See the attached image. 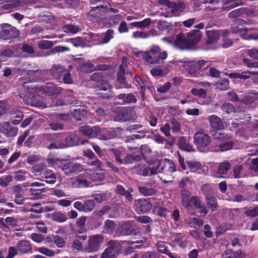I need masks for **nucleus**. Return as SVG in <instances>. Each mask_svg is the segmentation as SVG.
Segmentation results:
<instances>
[{"label":"nucleus","mask_w":258,"mask_h":258,"mask_svg":"<svg viewBox=\"0 0 258 258\" xmlns=\"http://www.w3.org/2000/svg\"><path fill=\"white\" fill-rule=\"evenodd\" d=\"M137 171L138 174L144 176H151L162 172L163 174L161 176L160 179L164 182H169L174 178L171 173L175 171V167L174 163L171 160L165 159L163 160L159 161L156 167L149 168L143 165L138 167Z\"/></svg>","instance_id":"nucleus-1"},{"label":"nucleus","mask_w":258,"mask_h":258,"mask_svg":"<svg viewBox=\"0 0 258 258\" xmlns=\"http://www.w3.org/2000/svg\"><path fill=\"white\" fill-rule=\"evenodd\" d=\"M200 33H178L176 36L164 37L162 40L179 49H190L200 40Z\"/></svg>","instance_id":"nucleus-2"},{"label":"nucleus","mask_w":258,"mask_h":258,"mask_svg":"<svg viewBox=\"0 0 258 258\" xmlns=\"http://www.w3.org/2000/svg\"><path fill=\"white\" fill-rule=\"evenodd\" d=\"M208 120L211 125V132L213 137L215 139L221 142L219 149H215V151H225L231 149L232 142L229 140V137L219 132L224 128L220 118L215 115H212L208 117Z\"/></svg>","instance_id":"nucleus-3"},{"label":"nucleus","mask_w":258,"mask_h":258,"mask_svg":"<svg viewBox=\"0 0 258 258\" xmlns=\"http://www.w3.org/2000/svg\"><path fill=\"white\" fill-rule=\"evenodd\" d=\"M80 131L83 135L90 138H94L100 135L99 139L101 140L105 141L115 137L112 129H103L101 131L97 126L93 127L89 126H81L80 127Z\"/></svg>","instance_id":"nucleus-4"},{"label":"nucleus","mask_w":258,"mask_h":258,"mask_svg":"<svg viewBox=\"0 0 258 258\" xmlns=\"http://www.w3.org/2000/svg\"><path fill=\"white\" fill-rule=\"evenodd\" d=\"M136 55L141 57L151 64L160 63V59H165L167 58V54L165 51H160V48L157 46H152L149 51L134 52Z\"/></svg>","instance_id":"nucleus-5"},{"label":"nucleus","mask_w":258,"mask_h":258,"mask_svg":"<svg viewBox=\"0 0 258 258\" xmlns=\"http://www.w3.org/2000/svg\"><path fill=\"white\" fill-rule=\"evenodd\" d=\"M24 88L25 89H27L28 90L27 91H26L27 93L24 94L23 93H21L20 94V96L23 99V101L26 104L42 109L47 107V104L42 100H40L39 97H36L32 95V92L31 90H30L29 86H27V85L25 84Z\"/></svg>","instance_id":"nucleus-6"},{"label":"nucleus","mask_w":258,"mask_h":258,"mask_svg":"<svg viewBox=\"0 0 258 258\" xmlns=\"http://www.w3.org/2000/svg\"><path fill=\"white\" fill-rule=\"evenodd\" d=\"M194 139V143L201 152L208 151L211 137L208 134L203 131H199L195 133Z\"/></svg>","instance_id":"nucleus-7"},{"label":"nucleus","mask_w":258,"mask_h":258,"mask_svg":"<svg viewBox=\"0 0 258 258\" xmlns=\"http://www.w3.org/2000/svg\"><path fill=\"white\" fill-rule=\"evenodd\" d=\"M103 241V237L101 235L97 234L90 236L88 240V246L85 248V251L88 252L97 251Z\"/></svg>","instance_id":"nucleus-8"},{"label":"nucleus","mask_w":258,"mask_h":258,"mask_svg":"<svg viewBox=\"0 0 258 258\" xmlns=\"http://www.w3.org/2000/svg\"><path fill=\"white\" fill-rule=\"evenodd\" d=\"M51 73L53 76L58 79L63 76V81L65 84H71L73 83V80L71 77L70 74L67 73L64 69L60 66L54 67L51 69Z\"/></svg>","instance_id":"nucleus-9"},{"label":"nucleus","mask_w":258,"mask_h":258,"mask_svg":"<svg viewBox=\"0 0 258 258\" xmlns=\"http://www.w3.org/2000/svg\"><path fill=\"white\" fill-rule=\"evenodd\" d=\"M62 165L61 169L66 174L74 173H79L83 170L82 166L78 163H75L72 162L67 163H63L61 164Z\"/></svg>","instance_id":"nucleus-10"},{"label":"nucleus","mask_w":258,"mask_h":258,"mask_svg":"<svg viewBox=\"0 0 258 258\" xmlns=\"http://www.w3.org/2000/svg\"><path fill=\"white\" fill-rule=\"evenodd\" d=\"M120 245L114 242L113 245L109 246L102 253L101 258H115V254L120 250Z\"/></svg>","instance_id":"nucleus-11"},{"label":"nucleus","mask_w":258,"mask_h":258,"mask_svg":"<svg viewBox=\"0 0 258 258\" xmlns=\"http://www.w3.org/2000/svg\"><path fill=\"white\" fill-rule=\"evenodd\" d=\"M100 170L101 169H97L95 171H93L91 169H87L85 171V174L93 181H100L105 177L104 173Z\"/></svg>","instance_id":"nucleus-12"},{"label":"nucleus","mask_w":258,"mask_h":258,"mask_svg":"<svg viewBox=\"0 0 258 258\" xmlns=\"http://www.w3.org/2000/svg\"><path fill=\"white\" fill-rule=\"evenodd\" d=\"M135 203L136 210L141 213L148 212L152 208L151 204L146 200H138L135 202Z\"/></svg>","instance_id":"nucleus-13"},{"label":"nucleus","mask_w":258,"mask_h":258,"mask_svg":"<svg viewBox=\"0 0 258 258\" xmlns=\"http://www.w3.org/2000/svg\"><path fill=\"white\" fill-rule=\"evenodd\" d=\"M113 153L115 157L116 160L119 162L120 164H130L133 162L134 161L138 160L140 159L139 157H136L134 158L133 157L127 155L124 158L123 161L120 159V157L122 155V153L119 151L113 150Z\"/></svg>","instance_id":"nucleus-14"},{"label":"nucleus","mask_w":258,"mask_h":258,"mask_svg":"<svg viewBox=\"0 0 258 258\" xmlns=\"http://www.w3.org/2000/svg\"><path fill=\"white\" fill-rule=\"evenodd\" d=\"M102 76L99 73H95L91 75V79L97 82H101V86H100V90L107 91L111 88V86L108 81L102 80Z\"/></svg>","instance_id":"nucleus-15"},{"label":"nucleus","mask_w":258,"mask_h":258,"mask_svg":"<svg viewBox=\"0 0 258 258\" xmlns=\"http://www.w3.org/2000/svg\"><path fill=\"white\" fill-rule=\"evenodd\" d=\"M171 241L181 248H184L186 245V240L180 233L173 234L171 237Z\"/></svg>","instance_id":"nucleus-16"},{"label":"nucleus","mask_w":258,"mask_h":258,"mask_svg":"<svg viewBox=\"0 0 258 258\" xmlns=\"http://www.w3.org/2000/svg\"><path fill=\"white\" fill-rule=\"evenodd\" d=\"M126 59L123 57L122 62L119 67V70L117 74V80L119 83L124 84L125 83V70L126 68Z\"/></svg>","instance_id":"nucleus-17"},{"label":"nucleus","mask_w":258,"mask_h":258,"mask_svg":"<svg viewBox=\"0 0 258 258\" xmlns=\"http://www.w3.org/2000/svg\"><path fill=\"white\" fill-rule=\"evenodd\" d=\"M162 202L156 203L153 207V212L159 216L165 217L168 211L166 208L162 206Z\"/></svg>","instance_id":"nucleus-18"},{"label":"nucleus","mask_w":258,"mask_h":258,"mask_svg":"<svg viewBox=\"0 0 258 258\" xmlns=\"http://www.w3.org/2000/svg\"><path fill=\"white\" fill-rule=\"evenodd\" d=\"M190 195V192L188 191L183 190L181 192L182 205L188 211L192 209L191 203L189 199Z\"/></svg>","instance_id":"nucleus-19"},{"label":"nucleus","mask_w":258,"mask_h":258,"mask_svg":"<svg viewBox=\"0 0 258 258\" xmlns=\"http://www.w3.org/2000/svg\"><path fill=\"white\" fill-rule=\"evenodd\" d=\"M19 250L22 253H27L31 250V246L30 243L26 240H22L17 244Z\"/></svg>","instance_id":"nucleus-20"},{"label":"nucleus","mask_w":258,"mask_h":258,"mask_svg":"<svg viewBox=\"0 0 258 258\" xmlns=\"http://www.w3.org/2000/svg\"><path fill=\"white\" fill-rule=\"evenodd\" d=\"M100 3L101 4H100L99 5L97 6L96 7H94L92 8V11H90V12L89 13V15L91 16L92 15V12H95L96 13H105L108 9V4L106 2H105L104 1H101Z\"/></svg>","instance_id":"nucleus-21"},{"label":"nucleus","mask_w":258,"mask_h":258,"mask_svg":"<svg viewBox=\"0 0 258 258\" xmlns=\"http://www.w3.org/2000/svg\"><path fill=\"white\" fill-rule=\"evenodd\" d=\"M23 118V113L19 110L13 111L11 113V122L13 124H17Z\"/></svg>","instance_id":"nucleus-22"},{"label":"nucleus","mask_w":258,"mask_h":258,"mask_svg":"<svg viewBox=\"0 0 258 258\" xmlns=\"http://www.w3.org/2000/svg\"><path fill=\"white\" fill-rule=\"evenodd\" d=\"M118 98L122 100L121 103H135L137 101L136 97L130 94H121L118 96Z\"/></svg>","instance_id":"nucleus-23"},{"label":"nucleus","mask_w":258,"mask_h":258,"mask_svg":"<svg viewBox=\"0 0 258 258\" xmlns=\"http://www.w3.org/2000/svg\"><path fill=\"white\" fill-rule=\"evenodd\" d=\"M186 164L191 172H200V170L202 168V165L200 162L195 161H188L186 162Z\"/></svg>","instance_id":"nucleus-24"},{"label":"nucleus","mask_w":258,"mask_h":258,"mask_svg":"<svg viewBox=\"0 0 258 258\" xmlns=\"http://www.w3.org/2000/svg\"><path fill=\"white\" fill-rule=\"evenodd\" d=\"M157 247L160 252L166 254L170 258H177L176 255L172 254L167 249L166 244L164 242H159L157 244Z\"/></svg>","instance_id":"nucleus-25"},{"label":"nucleus","mask_w":258,"mask_h":258,"mask_svg":"<svg viewBox=\"0 0 258 258\" xmlns=\"http://www.w3.org/2000/svg\"><path fill=\"white\" fill-rule=\"evenodd\" d=\"M43 91L49 95H55L60 93V89L55 88L52 85H47L43 87Z\"/></svg>","instance_id":"nucleus-26"},{"label":"nucleus","mask_w":258,"mask_h":258,"mask_svg":"<svg viewBox=\"0 0 258 258\" xmlns=\"http://www.w3.org/2000/svg\"><path fill=\"white\" fill-rule=\"evenodd\" d=\"M78 137L76 135H71L66 139V143H63L65 148L72 147L78 144Z\"/></svg>","instance_id":"nucleus-27"},{"label":"nucleus","mask_w":258,"mask_h":258,"mask_svg":"<svg viewBox=\"0 0 258 258\" xmlns=\"http://www.w3.org/2000/svg\"><path fill=\"white\" fill-rule=\"evenodd\" d=\"M45 181L49 184H53L56 181V175L51 170L46 171L44 173Z\"/></svg>","instance_id":"nucleus-28"},{"label":"nucleus","mask_w":258,"mask_h":258,"mask_svg":"<svg viewBox=\"0 0 258 258\" xmlns=\"http://www.w3.org/2000/svg\"><path fill=\"white\" fill-rule=\"evenodd\" d=\"M206 61L204 60H200L199 61H189L185 63L184 68H187L189 65H194L195 70H200L204 66Z\"/></svg>","instance_id":"nucleus-29"},{"label":"nucleus","mask_w":258,"mask_h":258,"mask_svg":"<svg viewBox=\"0 0 258 258\" xmlns=\"http://www.w3.org/2000/svg\"><path fill=\"white\" fill-rule=\"evenodd\" d=\"M151 20L147 18L140 22H133L131 23L132 26L137 27L140 29H144L147 27L151 23Z\"/></svg>","instance_id":"nucleus-30"},{"label":"nucleus","mask_w":258,"mask_h":258,"mask_svg":"<svg viewBox=\"0 0 258 258\" xmlns=\"http://www.w3.org/2000/svg\"><path fill=\"white\" fill-rule=\"evenodd\" d=\"M116 190L117 191L122 195H124L125 197V199L129 202L131 201L132 200V197L131 194V192L132 191V190L125 191V189L123 186L120 185H117L116 186Z\"/></svg>","instance_id":"nucleus-31"},{"label":"nucleus","mask_w":258,"mask_h":258,"mask_svg":"<svg viewBox=\"0 0 258 258\" xmlns=\"http://www.w3.org/2000/svg\"><path fill=\"white\" fill-rule=\"evenodd\" d=\"M52 219L54 221L62 223L65 222L67 218L64 214L60 212H56L52 214Z\"/></svg>","instance_id":"nucleus-32"},{"label":"nucleus","mask_w":258,"mask_h":258,"mask_svg":"<svg viewBox=\"0 0 258 258\" xmlns=\"http://www.w3.org/2000/svg\"><path fill=\"white\" fill-rule=\"evenodd\" d=\"M178 145L179 147L183 150L188 152H191L194 150L192 147L187 144L186 140L184 138L180 139L178 142Z\"/></svg>","instance_id":"nucleus-33"},{"label":"nucleus","mask_w":258,"mask_h":258,"mask_svg":"<svg viewBox=\"0 0 258 258\" xmlns=\"http://www.w3.org/2000/svg\"><path fill=\"white\" fill-rule=\"evenodd\" d=\"M36 251L48 257H53L55 255V252L53 250L45 247L36 248Z\"/></svg>","instance_id":"nucleus-34"},{"label":"nucleus","mask_w":258,"mask_h":258,"mask_svg":"<svg viewBox=\"0 0 258 258\" xmlns=\"http://www.w3.org/2000/svg\"><path fill=\"white\" fill-rule=\"evenodd\" d=\"M207 204L208 206L212 211H215L217 208V204L215 198L210 195L206 196Z\"/></svg>","instance_id":"nucleus-35"},{"label":"nucleus","mask_w":258,"mask_h":258,"mask_svg":"<svg viewBox=\"0 0 258 258\" xmlns=\"http://www.w3.org/2000/svg\"><path fill=\"white\" fill-rule=\"evenodd\" d=\"M47 162L51 166L54 168H57L59 167L60 164H61L62 161L52 155H49L47 159Z\"/></svg>","instance_id":"nucleus-36"},{"label":"nucleus","mask_w":258,"mask_h":258,"mask_svg":"<svg viewBox=\"0 0 258 258\" xmlns=\"http://www.w3.org/2000/svg\"><path fill=\"white\" fill-rule=\"evenodd\" d=\"M89 185V182L86 179L78 178L72 182L74 187H87Z\"/></svg>","instance_id":"nucleus-37"},{"label":"nucleus","mask_w":258,"mask_h":258,"mask_svg":"<svg viewBox=\"0 0 258 258\" xmlns=\"http://www.w3.org/2000/svg\"><path fill=\"white\" fill-rule=\"evenodd\" d=\"M56 42L53 43L51 41H48L46 40H40L38 43V46L40 49H46L50 48L54 44H55Z\"/></svg>","instance_id":"nucleus-38"},{"label":"nucleus","mask_w":258,"mask_h":258,"mask_svg":"<svg viewBox=\"0 0 258 258\" xmlns=\"http://www.w3.org/2000/svg\"><path fill=\"white\" fill-rule=\"evenodd\" d=\"M230 168V164L228 162L221 163L218 167L217 174H224L227 173Z\"/></svg>","instance_id":"nucleus-39"},{"label":"nucleus","mask_w":258,"mask_h":258,"mask_svg":"<svg viewBox=\"0 0 258 258\" xmlns=\"http://www.w3.org/2000/svg\"><path fill=\"white\" fill-rule=\"evenodd\" d=\"M115 229V224L111 220H107L104 225L105 232L108 233H111Z\"/></svg>","instance_id":"nucleus-40"},{"label":"nucleus","mask_w":258,"mask_h":258,"mask_svg":"<svg viewBox=\"0 0 258 258\" xmlns=\"http://www.w3.org/2000/svg\"><path fill=\"white\" fill-rule=\"evenodd\" d=\"M219 38L218 33H207L206 42L208 44L216 43Z\"/></svg>","instance_id":"nucleus-41"},{"label":"nucleus","mask_w":258,"mask_h":258,"mask_svg":"<svg viewBox=\"0 0 258 258\" xmlns=\"http://www.w3.org/2000/svg\"><path fill=\"white\" fill-rule=\"evenodd\" d=\"M139 190L143 195L145 196H152L156 193V190L152 188H147L146 187H139Z\"/></svg>","instance_id":"nucleus-42"},{"label":"nucleus","mask_w":258,"mask_h":258,"mask_svg":"<svg viewBox=\"0 0 258 258\" xmlns=\"http://www.w3.org/2000/svg\"><path fill=\"white\" fill-rule=\"evenodd\" d=\"M186 222L190 227H195L196 226H200L203 223L202 220L197 218H192L189 219L187 220Z\"/></svg>","instance_id":"nucleus-43"},{"label":"nucleus","mask_w":258,"mask_h":258,"mask_svg":"<svg viewBox=\"0 0 258 258\" xmlns=\"http://www.w3.org/2000/svg\"><path fill=\"white\" fill-rule=\"evenodd\" d=\"M64 32H78L81 29L74 25H66L63 27Z\"/></svg>","instance_id":"nucleus-44"},{"label":"nucleus","mask_w":258,"mask_h":258,"mask_svg":"<svg viewBox=\"0 0 258 258\" xmlns=\"http://www.w3.org/2000/svg\"><path fill=\"white\" fill-rule=\"evenodd\" d=\"M81 70L84 72L89 73L95 71V68L92 63L88 62L81 67Z\"/></svg>","instance_id":"nucleus-45"},{"label":"nucleus","mask_w":258,"mask_h":258,"mask_svg":"<svg viewBox=\"0 0 258 258\" xmlns=\"http://www.w3.org/2000/svg\"><path fill=\"white\" fill-rule=\"evenodd\" d=\"M244 72L241 73H230L228 76L231 79H240L243 80L247 79L249 78V76L245 75Z\"/></svg>","instance_id":"nucleus-46"},{"label":"nucleus","mask_w":258,"mask_h":258,"mask_svg":"<svg viewBox=\"0 0 258 258\" xmlns=\"http://www.w3.org/2000/svg\"><path fill=\"white\" fill-rule=\"evenodd\" d=\"M84 209L85 212H89L92 211L95 207L94 202L91 200H88L85 202Z\"/></svg>","instance_id":"nucleus-47"},{"label":"nucleus","mask_w":258,"mask_h":258,"mask_svg":"<svg viewBox=\"0 0 258 258\" xmlns=\"http://www.w3.org/2000/svg\"><path fill=\"white\" fill-rule=\"evenodd\" d=\"M29 175L26 171L19 170L15 173V177L17 180H23Z\"/></svg>","instance_id":"nucleus-48"},{"label":"nucleus","mask_w":258,"mask_h":258,"mask_svg":"<svg viewBox=\"0 0 258 258\" xmlns=\"http://www.w3.org/2000/svg\"><path fill=\"white\" fill-rule=\"evenodd\" d=\"M217 87L220 90H226L229 87V82L227 79H222L217 84Z\"/></svg>","instance_id":"nucleus-49"},{"label":"nucleus","mask_w":258,"mask_h":258,"mask_svg":"<svg viewBox=\"0 0 258 258\" xmlns=\"http://www.w3.org/2000/svg\"><path fill=\"white\" fill-rule=\"evenodd\" d=\"M191 93L192 95L204 98L206 95V92L205 90L203 89H198L196 88L192 89L191 90Z\"/></svg>","instance_id":"nucleus-50"},{"label":"nucleus","mask_w":258,"mask_h":258,"mask_svg":"<svg viewBox=\"0 0 258 258\" xmlns=\"http://www.w3.org/2000/svg\"><path fill=\"white\" fill-rule=\"evenodd\" d=\"M86 114V111L80 108L75 109L74 113V117L77 120H81Z\"/></svg>","instance_id":"nucleus-51"},{"label":"nucleus","mask_w":258,"mask_h":258,"mask_svg":"<svg viewBox=\"0 0 258 258\" xmlns=\"http://www.w3.org/2000/svg\"><path fill=\"white\" fill-rule=\"evenodd\" d=\"M241 37L245 40H258V33H240Z\"/></svg>","instance_id":"nucleus-52"},{"label":"nucleus","mask_w":258,"mask_h":258,"mask_svg":"<svg viewBox=\"0 0 258 258\" xmlns=\"http://www.w3.org/2000/svg\"><path fill=\"white\" fill-rule=\"evenodd\" d=\"M53 240L58 247L62 248L64 246L66 242L62 237L56 235L53 237Z\"/></svg>","instance_id":"nucleus-53"},{"label":"nucleus","mask_w":258,"mask_h":258,"mask_svg":"<svg viewBox=\"0 0 258 258\" xmlns=\"http://www.w3.org/2000/svg\"><path fill=\"white\" fill-rule=\"evenodd\" d=\"M245 214L250 217H254L258 215V207H256L252 209H245Z\"/></svg>","instance_id":"nucleus-54"},{"label":"nucleus","mask_w":258,"mask_h":258,"mask_svg":"<svg viewBox=\"0 0 258 258\" xmlns=\"http://www.w3.org/2000/svg\"><path fill=\"white\" fill-rule=\"evenodd\" d=\"M185 6L183 2H178L176 4H175V7L172 8V13L175 15H177L176 12L177 11H182L184 9Z\"/></svg>","instance_id":"nucleus-55"},{"label":"nucleus","mask_w":258,"mask_h":258,"mask_svg":"<svg viewBox=\"0 0 258 258\" xmlns=\"http://www.w3.org/2000/svg\"><path fill=\"white\" fill-rule=\"evenodd\" d=\"M66 41L71 43L74 46L76 47H78L83 44V41L80 37L70 38L67 39Z\"/></svg>","instance_id":"nucleus-56"},{"label":"nucleus","mask_w":258,"mask_h":258,"mask_svg":"<svg viewBox=\"0 0 258 258\" xmlns=\"http://www.w3.org/2000/svg\"><path fill=\"white\" fill-rule=\"evenodd\" d=\"M12 176L11 175H7L0 178V185L2 186H7L12 181Z\"/></svg>","instance_id":"nucleus-57"},{"label":"nucleus","mask_w":258,"mask_h":258,"mask_svg":"<svg viewBox=\"0 0 258 258\" xmlns=\"http://www.w3.org/2000/svg\"><path fill=\"white\" fill-rule=\"evenodd\" d=\"M107 195L105 193H100L95 194L94 196V199L98 203H101L106 200Z\"/></svg>","instance_id":"nucleus-58"},{"label":"nucleus","mask_w":258,"mask_h":258,"mask_svg":"<svg viewBox=\"0 0 258 258\" xmlns=\"http://www.w3.org/2000/svg\"><path fill=\"white\" fill-rule=\"evenodd\" d=\"M119 116L118 118L116 119V120L118 121H124L128 119L127 117L126 116L125 113H126V110L124 108H119L118 110Z\"/></svg>","instance_id":"nucleus-59"},{"label":"nucleus","mask_w":258,"mask_h":258,"mask_svg":"<svg viewBox=\"0 0 258 258\" xmlns=\"http://www.w3.org/2000/svg\"><path fill=\"white\" fill-rule=\"evenodd\" d=\"M170 125L169 123H165L163 126L160 128L161 131L166 137L170 136Z\"/></svg>","instance_id":"nucleus-60"},{"label":"nucleus","mask_w":258,"mask_h":258,"mask_svg":"<svg viewBox=\"0 0 258 258\" xmlns=\"http://www.w3.org/2000/svg\"><path fill=\"white\" fill-rule=\"evenodd\" d=\"M18 133V128L16 127H12L10 126L9 130H8L5 135L8 137H13L17 135Z\"/></svg>","instance_id":"nucleus-61"},{"label":"nucleus","mask_w":258,"mask_h":258,"mask_svg":"<svg viewBox=\"0 0 258 258\" xmlns=\"http://www.w3.org/2000/svg\"><path fill=\"white\" fill-rule=\"evenodd\" d=\"M222 109L224 111H225L227 113L232 112L234 110L233 106L228 103H224L222 106Z\"/></svg>","instance_id":"nucleus-62"},{"label":"nucleus","mask_w":258,"mask_h":258,"mask_svg":"<svg viewBox=\"0 0 258 258\" xmlns=\"http://www.w3.org/2000/svg\"><path fill=\"white\" fill-rule=\"evenodd\" d=\"M31 238L33 241L37 243L42 242L44 239L43 236L41 234L38 233H32L31 235Z\"/></svg>","instance_id":"nucleus-63"},{"label":"nucleus","mask_w":258,"mask_h":258,"mask_svg":"<svg viewBox=\"0 0 258 258\" xmlns=\"http://www.w3.org/2000/svg\"><path fill=\"white\" fill-rule=\"evenodd\" d=\"M249 57L255 59H258V49H251L247 51Z\"/></svg>","instance_id":"nucleus-64"}]
</instances>
